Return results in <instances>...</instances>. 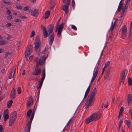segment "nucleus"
Segmentation results:
<instances>
[{
	"label": "nucleus",
	"mask_w": 132,
	"mask_h": 132,
	"mask_svg": "<svg viewBox=\"0 0 132 132\" xmlns=\"http://www.w3.org/2000/svg\"><path fill=\"white\" fill-rule=\"evenodd\" d=\"M16 65H14L13 67V70H12L13 73L14 72V74L15 73L16 70Z\"/></svg>",
	"instance_id": "nucleus-37"
},
{
	"label": "nucleus",
	"mask_w": 132,
	"mask_h": 132,
	"mask_svg": "<svg viewBox=\"0 0 132 132\" xmlns=\"http://www.w3.org/2000/svg\"><path fill=\"white\" fill-rule=\"evenodd\" d=\"M122 123H123L122 120H121L119 123V130L120 128V127H121V126L122 125Z\"/></svg>",
	"instance_id": "nucleus-44"
},
{
	"label": "nucleus",
	"mask_w": 132,
	"mask_h": 132,
	"mask_svg": "<svg viewBox=\"0 0 132 132\" xmlns=\"http://www.w3.org/2000/svg\"><path fill=\"white\" fill-rule=\"evenodd\" d=\"M97 69L98 68H97L95 72L94 73H93V76L92 78H94L95 79L96 78L98 74V70Z\"/></svg>",
	"instance_id": "nucleus-25"
},
{
	"label": "nucleus",
	"mask_w": 132,
	"mask_h": 132,
	"mask_svg": "<svg viewBox=\"0 0 132 132\" xmlns=\"http://www.w3.org/2000/svg\"><path fill=\"white\" fill-rule=\"evenodd\" d=\"M16 8H21V6L19 4H18L16 5Z\"/></svg>",
	"instance_id": "nucleus-59"
},
{
	"label": "nucleus",
	"mask_w": 132,
	"mask_h": 132,
	"mask_svg": "<svg viewBox=\"0 0 132 132\" xmlns=\"http://www.w3.org/2000/svg\"><path fill=\"white\" fill-rule=\"evenodd\" d=\"M15 89L14 88H13L12 89L10 94L11 98L14 99L15 98Z\"/></svg>",
	"instance_id": "nucleus-13"
},
{
	"label": "nucleus",
	"mask_w": 132,
	"mask_h": 132,
	"mask_svg": "<svg viewBox=\"0 0 132 132\" xmlns=\"http://www.w3.org/2000/svg\"><path fill=\"white\" fill-rule=\"evenodd\" d=\"M3 132V126L0 125V132Z\"/></svg>",
	"instance_id": "nucleus-47"
},
{
	"label": "nucleus",
	"mask_w": 132,
	"mask_h": 132,
	"mask_svg": "<svg viewBox=\"0 0 132 132\" xmlns=\"http://www.w3.org/2000/svg\"><path fill=\"white\" fill-rule=\"evenodd\" d=\"M127 101L128 105L129 106L132 103V96L130 94L128 95Z\"/></svg>",
	"instance_id": "nucleus-11"
},
{
	"label": "nucleus",
	"mask_w": 132,
	"mask_h": 132,
	"mask_svg": "<svg viewBox=\"0 0 132 132\" xmlns=\"http://www.w3.org/2000/svg\"><path fill=\"white\" fill-rule=\"evenodd\" d=\"M126 123L127 125H130V121L129 120H126Z\"/></svg>",
	"instance_id": "nucleus-46"
},
{
	"label": "nucleus",
	"mask_w": 132,
	"mask_h": 132,
	"mask_svg": "<svg viewBox=\"0 0 132 132\" xmlns=\"http://www.w3.org/2000/svg\"><path fill=\"white\" fill-rule=\"evenodd\" d=\"M14 73L12 72V71H11L10 74L9 75V79H11L13 77L14 75Z\"/></svg>",
	"instance_id": "nucleus-26"
},
{
	"label": "nucleus",
	"mask_w": 132,
	"mask_h": 132,
	"mask_svg": "<svg viewBox=\"0 0 132 132\" xmlns=\"http://www.w3.org/2000/svg\"><path fill=\"white\" fill-rule=\"evenodd\" d=\"M42 77L41 78V81H43L45 79V75H42Z\"/></svg>",
	"instance_id": "nucleus-49"
},
{
	"label": "nucleus",
	"mask_w": 132,
	"mask_h": 132,
	"mask_svg": "<svg viewBox=\"0 0 132 132\" xmlns=\"http://www.w3.org/2000/svg\"><path fill=\"white\" fill-rule=\"evenodd\" d=\"M50 15V12L49 11H46L45 13L44 18L45 19L48 18Z\"/></svg>",
	"instance_id": "nucleus-22"
},
{
	"label": "nucleus",
	"mask_w": 132,
	"mask_h": 132,
	"mask_svg": "<svg viewBox=\"0 0 132 132\" xmlns=\"http://www.w3.org/2000/svg\"><path fill=\"white\" fill-rule=\"evenodd\" d=\"M16 111H14L11 114V118L16 119Z\"/></svg>",
	"instance_id": "nucleus-20"
},
{
	"label": "nucleus",
	"mask_w": 132,
	"mask_h": 132,
	"mask_svg": "<svg viewBox=\"0 0 132 132\" xmlns=\"http://www.w3.org/2000/svg\"><path fill=\"white\" fill-rule=\"evenodd\" d=\"M7 113L8 114V110L7 109H6L5 110L3 113V114H5Z\"/></svg>",
	"instance_id": "nucleus-51"
},
{
	"label": "nucleus",
	"mask_w": 132,
	"mask_h": 132,
	"mask_svg": "<svg viewBox=\"0 0 132 132\" xmlns=\"http://www.w3.org/2000/svg\"><path fill=\"white\" fill-rule=\"evenodd\" d=\"M17 91L18 92V94H19L21 93V88L20 87H18L17 90Z\"/></svg>",
	"instance_id": "nucleus-39"
},
{
	"label": "nucleus",
	"mask_w": 132,
	"mask_h": 132,
	"mask_svg": "<svg viewBox=\"0 0 132 132\" xmlns=\"http://www.w3.org/2000/svg\"><path fill=\"white\" fill-rule=\"evenodd\" d=\"M31 125L27 124L24 128L25 132H30V129Z\"/></svg>",
	"instance_id": "nucleus-16"
},
{
	"label": "nucleus",
	"mask_w": 132,
	"mask_h": 132,
	"mask_svg": "<svg viewBox=\"0 0 132 132\" xmlns=\"http://www.w3.org/2000/svg\"><path fill=\"white\" fill-rule=\"evenodd\" d=\"M127 9H118V10L117 11V12H120L121 10H127Z\"/></svg>",
	"instance_id": "nucleus-41"
},
{
	"label": "nucleus",
	"mask_w": 132,
	"mask_h": 132,
	"mask_svg": "<svg viewBox=\"0 0 132 132\" xmlns=\"http://www.w3.org/2000/svg\"><path fill=\"white\" fill-rule=\"evenodd\" d=\"M111 70V68H109L107 70L106 73L105 75L104 78L105 79H107L109 76Z\"/></svg>",
	"instance_id": "nucleus-17"
},
{
	"label": "nucleus",
	"mask_w": 132,
	"mask_h": 132,
	"mask_svg": "<svg viewBox=\"0 0 132 132\" xmlns=\"http://www.w3.org/2000/svg\"><path fill=\"white\" fill-rule=\"evenodd\" d=\"M75 5V1L74 0H72V5L73 8H74Z\"/></svg>",
	"instance_id": "nucleus-48"
},
{
	"label": "nucleus",
	"mask_w": 132,
	"mask_h": 132,
	"mask_svg": "<svg viewBox=\"0 0 132 132\" xmlns=\"http://www.w3.org/2000/svg\"><path fill=\"white\" fill-rule=\"evenodd\" d=\"M97 90L96 88H94L92 90L89 95L90 98L86 102L85 104V108L87 109L89 106H91L93 104V98L95 96L96 94Z\"/></svg>",
	"instance_id": "nucleus-1"
},
{
	"label": "nucleus",
	"mask_w": 132,
	"mask_h": 132,
	"mask_svg": "<svg viewBox=\"0 0 132 132\" xmlns=\"http://www.w3.org/2000/svg\"><path fill=\"white\" fill-rule=\"evenodd\" d=\"M33 118L34 117H32L31 116L30 117V120L29 121L28 123H27V124H28V125H31V123L32 121V120H33Z\"/></svg>",
	"instance_id": "nucleus-33"
},
{
	"label": "nucleus",
	"mask_w": 132,
	"mask_h": 132,
	"mask_svg": "<svg viewBox=\"0 0 132 132\" xmlns=\"http://www.w3.org/2000/svg\"><path fill=\"white\" fill-rule=\"evenodd\" d=\"M44 28L43 29V33L44 38H46L48 36V33L47 31L46 30L45 27H44Z\"/></svg>",
	"instance_id": "nucleus-14"
},
{
	"label": "nucleus",
	"mask_w": 132,
	"mask_h": 132,
	"mask_svg": "<svg viewBox=\"0 0 132 132\" xmlns=\"http://www.w3.org/2000/svg\"><path fill=\"white\" fill-rule=\"evenodd\" d=\"M129 4L128 3H125V4L124 5V6L125 7V8H127L128 7H129Z\"/></svg>",
	"instance_id": "nucleus-34"
},
{
	"label": "nucleus",
	"mask_w": 132,
	"mask_h": 132,
	"mask_svg": "<svg viewBox=\"0 0 132 132\" xmlns=\"http://www.w3.org/2000/svg\"><path fill=\"white\" fill-rule=\"evenodd\" d=\"M12 53H9L8 52L5 55V58H7L9 55L11 56V55Z\"/></svg>",
	"instance_id": "nucleus-30"
},
{
	"label": "nucleus",
	"mask_w": 132,
	"mask_h": 132,
	"mask_svg": "<svg viewBox=\"0 0 132 132\" xmlns=\"http://www.w3.org/2000/svg\"><path fill=\"white\" fill-rule=\"evenodd\" d=\"M11 37L10 36H8L6 39L7 40H9L11 38Z\"/></svg>",
	"instance_id": "nucleus-64"
},
{
	"label": "nucleus",
	"mask_w": 132,
	"mask_h": 132,
	"mask_svg": "<svg viewBox=\"0 0 132 132\" xmlns=\"http://www.w3.org/2000/svg\"><path fill=\"white\" fill-rule=\"evenodd\" d=\"M20 20L19 19H17L14 20V22H17L19 21Z\"/></svg>",
	"instance_id": "nucleus-63"
},
{
	"label": "nucleus",
	"mask_w": 132,
	"mask_h": 132,
	"mask_svg": "<svg viewBox=\"0 0 132 132\" xmlns=\"http://www.w3.org/2000/svg\"><path fill=\"white\" fill-rule=\"evenodd\" d=\"M48 32H49L48 35L49 36H50L51 35V34H52V33L53 32V31H48Z\"/></svg>",
	"instance_id": "nucleus-62"
},
{
	"label": "nucleus",
	"mask_w": 132,
	"mask_h": 132,
	"mask_svg": "<svg viewBox=\"0 0 132 132\" xmlns=\"http://www.w3.org/2000/svg\"><path fill=\"white\" fill-rule=\"evenodd\" d=\"M46 58L44 56L40 57L38 61L39 64L40 66L43 65L45 62Z\"/></svg>",
	"instance_id": "nucleus-9"
},
{
	"label": "nucleus",
	"mask_w": 132,
	"mask_h": 132,
	"mask_svg": "<svg viewBox=\"0 0 132 132\" xmlns=\"http://www.w3.org/2000/svg\"><path fill=\"white\" fill-rule=\"evenodd\" d=\"M90 86H89L88 87L85 93L88 94L89 93V92L90 90Z\"/></svg>",
	"instance_id": "nucleus-38"
},
{
	"label": "nucleus",
	"mask_w": 132,
	"mask_h": 132,
	"mask_svg": "<svg viewBox=\"0 0 132 132\" xmlns=\"http://www.w3.org/2000/svg\"><path fill=\"white\" fill-rule=\"evenodd\" d=\"M6 25L7 26V27H10L12 26V24L10 23H8L6 24Z\"/></svg>",
	"instance_id": "nucleus-53"
},
{
	"label": "nucleus",
	"mask_w": 132,
	"mask_h": 132,
	"mask_svg": "<svg viewBox=\"0 0 132 132\" xmlns=\"http://www.w3.org/2000/svg\"><path fill=\"white\" fill-rule=\"evenodd\" d=\"M12 18V16L11 15H9L7 17V19L9 20H10Z\"/></svg>",
	"instance_id": "nucleus-50"
},
{
	"label": "nucleus",
	"mask_w": 132,
	"mask_h": 132,
	"mask_svg": "<svg viewBox=\"0 0 132 132\" xmlns=\"http://www.w3.org/2000/svg\"><path fill=\"white\" fill-rule=\"evenodd\" d=\"M122 34L124 36L126 35V32L127 31V27L125 25L122 30Z\"/></svg>",
	"instance_id": "nucleus-19"
},
{
	"label": "nucleus",
	"mask_w": 132,
	"mask_h": 132,
	"mask_svg": "<svg viewBox=\"0 0 132 132\" xmlns=\"http://www.w3.org/2000/svg\"><path fill=\"white\" fill-rule=\"evenodd\" d=\"M34 44L35 45V50L37 51L40 46L41 44V42L39 37L35 39Z\"/></svg>",
	"instance_id": "nucleus-5"
},
{
	"label": "nucleus",
	"mask_w": 132,
	"mask_h": 132,
	"mask_svg": "<svg viewBox=\"0 0 132 132\" xmlns=\"http://www.w3.org/2000/svg\"><path fill=\"white\" fill-rule=\"evenodd\" d=\"M42 75H45V69H44L43 70L42 72Z\"/></svg>",
	"instance_id": "nucleus-60"
},
{
	"label": "nucleus",
	"mask_w": 132,
	"mask_h": 132,
	"mask_svg": "<svg viewBox=\"0 0 132 132\" xmlns=\"http://www.w3.org/2000/svg\"><path fill=\"white\" fill-rule=\"evenodd\" d=\"M63 10H64L65 13L66 14H67L68 13L69 11L68 9H62Z\"/></svg>",
	"instance_id": "nucleus-43"
},
{
	"label": "nucleus",
	"mask_w": 132,
	"mask_h": 132,
	"mask_svg": "<svg viewBox=\"0 0 132 132\" xmlns=\"http://www.w3.org/2000/svg\"><path fill=\"white\" fill-rule=\"evenodd\" d=\"M4 118L6 119H8L9 118V116L8 114H4Z\"/></svg>",
	"instance_id": "nucleus-36"
},
{
	"label": "nucleus",
	"mask_w": 132,
	"mask_h": 132,
	"mask_svg": "<svg viewBox=\"0 0 132 132\" xmlns=\"http://www.w3.org/2000/svg\"><path fill=\"white\" fill-rule=\"evenodd\" d=\"M32 47L31 45H29L28 46L24 53L25 56L26 58H27L29 55L31 54L32 51Z\"/></svg>",
	"instance_id": "nucleus-4"
},
{
	"label": "nucleus",
	"mask_w": 132,
	"mask_h": 132,
	"mask_svg": "<svg viewBox=\"0 0 132 132\" xmlns=\"http://www.w3.org/2000/svg\"><path fill=\"white\" fill-rule=\"evenodd\" d=\"M55 0H52L51 1L50 3L51 8H53L54 7L55 5Z\"/></svg>",
	"instance_id": "nucleus-21"
},
{
	"label": "nucleus",
	"mask_w": 132,
	"mask_h": 132,
	"mask_svg": "<svg viewBox=\"0 0 132 132\" xmlns=\"http://www.w3.org/2000/svg\"><path fill=\"white\" fill-rule=\"evenodd\" d=\"M3 2L4 3L7 5H9L10 4V2L6 0H4Z\"/></svg>",
	"instance_id": "nucleus-35"
},
{
	"label": "nucleus",
	"mask_w": 132,
	"mask_h": 132,
	"mask_svg": "<svg viewBox=\"0 0 132 132\" xmlns=\"http://www.w3.org/2000/svg\"><path fill=\"white\" fill-rule=\"evenodd\" d=\"M64 23L63 22L59 27L57 34V35L59 37H60L61 36L62 31L63 28V25H64Z\"/></svg>",
	"instance_id": "nucleus-6"
},
{
	"label": "nucleus",
	"mask_w": 132,
	"mask_h": 132,
	"mask_svg": "<svg viewBox=\"0 0 132 132\" xmlns=\"http://www.w3.org/2000/svg\"><path fill=\"white\" fill-rule=\"evenodd\" d=\"M16 119L11 118V117H10L9 119V126H11L14 123V122Z\"/></svg>",
	"instance_id": "nucleus-18"
},
{
	"label": "nucleus",
	"mask_w": 132,
	"mask_h": 132,
	"mask_svg": "<svg viewBox=\"0 0 132 132\" xmlns=\"http://www.w3.org/2000/svg\"><path fill=\"white\" fill-rule=\"evenodd\" d=\"M6 13L7 15H9L10 14L11 12L10 10H8L6 11Z\"/></svg>",
	"instance_id": "nucleus-56"
},
{
	"label": "nucleus",
	"mask_w": 132,
	"mask_h": 132,
	"mask_svg": "<svg viewBox=\"0 0 132 132\" xmlns=\"http://www.w3.org/2000/svg\"><path fill=\"white\" fill-rule=\"evenodd\" d=\"M127 10H122V12H121V17H122V16H123L124 14L127 11Z\"/></svg>",
	"instance_id": "nucleus-40"
},
{
	"label": "nucleus",
	"mask_w": 132,
	"mask_h": 132,
	"mask_svg": "<svg viewBox=\"0 0 132 132\" xmlns=\"http://www.w3.org/2000/svg\"><path fill=\"white\" fill-rule=\"evenodd\" d=\"M35 34V32L34 30L32 31L31 34L30 35V37H31L33 36Z\"/></svg>",
	"instance_id": "nucleus-42"
},
{
	"label": "nucleus",
	"mask_w": 132,
	"mask_h": 132,
	"mask_svg": "<svg viewBox=\"0 0 132 132\" xmlns=\"http://www.w3.org/2000/svg\"><path fill=\"white\" fill-rule=\"evenodd\" d=\"M129 113L131 115V117H132V109H130L129 111Z\"/></svg>",
	"instance_id": "nucleus-61"
},
{
	"label": "nucleus",
	"mask_w": 132,
	"mask_h": 132,
	"mask_svg": "<svg viewBox=\"0 0 132 132\" xmlns=\"http://www.w3.org/2000/svg\"><path fill=\"white\" fill-rule=\"evenodd\" d=\"M32 110L31 109L29 110L27 112V115L28 117H29L32 113Z\"/></svg>",
	"instance_id": "nucleus-28"
},
{
	"label": "nucleus",
	"mask_w": 132,
	"mask_h": 132,
	"mask_svg": "<svg viewBox=\"0 0 132 132\" xmlns=\"http://www.w3.org/2000/svg\"><path fill=\"white\" fill-rule=\"evenodd\" d=\"M72 28L75 30H76L77 29V28L74 25H72L71 26Z\"/></svg>",
	"instance_id": "nucleus-52"
},
{
	"label": "nucleus",
	"mask_w": 132,
	"mask_h": 132,
	"mask_svg": "<svg viewBox=\"0 0 132 132\" xmlns=\"http://www.w3.org/2000/svg\"><path fill=\"white\" fill-rule=\"evenodd\" d=\"M124 108L123 106L120 109V112H122L124 110Z\"/></svg>",
	"instance_id": "nucleus-55"
},
{
	"label": "nucleus",
	"mask_w": 132,
	"mask_h": 132,
	"mask_svg": "<svg viewBox=\"0 0 132 132\" xmlns=\"http://www.w3.org/2000/svg\"><path fill=\"white\" fill-rule=\"evenodd\" d=\"M39 14V12L38 10L35 9L32 10L31 12V14L32 15L34 16H37Z\"/></svg>",
	"instance_id": "nucleus-12"
},
{
	"label": "nucleus",
	"mask_w": 132,
	"mask_h": 132,
	"mask_svg": "<svg viewBox=\"0 0 132 132\" xmlns=\"http://www.w3.org/2000/svg\"><path fill=\"white\" fill-rule=\"evenodd\" d=\"M29 9H24V11H26L27 12L29 13L30 12V11L29 10Z\"/></svg>",
	"instance_id": "nucleus-57"
},
{
	"label": "nucleus",
	"mask_w": 132,
	"mask_h": 132,
	"mask_svg": "<svg viewBox=\"0 0 132 132\" xmlns=\"http://www.w3.org/2000/svg\"><path fill=\"white\" fill-rule=\"evenodd\" d=\"M128 72L127 70H123L121 72L120 78V82L119 84L121 85H122L124 82L126 76L128 75Z\"/></svg>",
	"instance_id": "nucleus-3"
},
{
	"label": "nucleus",
	"mask_w": 132,
	"mask_h": 132,
	"mask_svg": "<svg viewBox=\"0 0 132 132\" xmlns=\"http://www.w3.org/2000/svg\"><path fill=\"white\" fill-rule=\"evenodd\" d=\"M110 62L109 61L108 62L106 63L105 65V68L107 67L110 64Z\"/></svg>",
	"instance_id": "nucleus-45"
},
{
	"label": "nucleus",
	"mask_w": 132,
	"mask_h": 132,
	"mask_svg": "<svg viewBox=\"0 0 132 132\" xmlns=\"http://www.w3.org/2000/svg\"><path fill=\"white\" fill-rule=\"evenodd\" d=\"M64 4L62 8H68L69 6L70 0H62Z\"/></svg>",
	"instance_id": "nucleus-8"
},
{
	"label": "nucleus",
	"mask_w": 132,
	"mask_h": 132,
	"mask_svg": "<svg viewBox=\"0 0 132 132\" xmlns=\"http://www.w3.org/2000/svg\"><path fill=\"white\" fill-rule=\"evenodd\" d=\"M101 117V114L99 112H96L92 114L88 118L86 119L85 122L88 124L92 121H95L100 119Z\"/></svg>",
	"instance_id": "nucleus-2"
},
{
	"label": "nucleus",
	"mask_w": 132,
	"mask_h": 132,
	"mask_svg": "<svg viewBox=\"0 0 132 132\" xmlns=\"http://www.w3.org/2000/svg\"><path fill=\"white\" fill-rule=\"evenodd\" d=\"M115 26L113 25V22H112L111 27L109 30V31H112L114 29V28Z\"/></svg>",
	"instance_id": "nucleus-29"
},
{
	"label": "nucleus",
	"mask_w": 132,
	"mask_h": 132,
	"mask_svg": "<svg viewBox=\"0 0 132 132\" xmlns=\"http://www.w3.org/2000/svg\"><path fill=\"white\" fill-rule=\"evenodd\" d=\"M54 33H52L50 36H49L48 40L49 45H51L54 41Z\"/></svg>",
	"instance_id": "nucleus-7"
},
{
	"label": "nucleus",
	"mask_w": 132,
	"mask_h": 132,
	"mask_svg": "<svg viewBox=\"0 0 132 132\" xmlns=\"http://www.w3.org/2000/svg\"><path fill=\"white\" fill-rule=\"evenodd\" d=\"M54 26L52 24H50L49 26V28L47 31H53V30Z\"/></svg>",
	"instance_id": "nucleus-24"
},
{
	"label": "nucleus",
	"mask_w": 132,
	"mask_h": 132,
	"mask_svg": "<svg viewBox=\"0 0 132 132\" xmlns=\"http://www.w3.org/2000/svg\"><path fill=\"white\" fill-rule=\"evenodd\" d=\"M128 84L129 86H131L132 84V80L130 77L128 78Z\"/></svg>",
	"instance_id": "nucleus-27"
},
{
	"label": "nucleus",
	"mask_w": 132,
	"mask_h": 132,
	"mask_svg": "<svg viewBox=\"0 0 132 132\" xmlns=\"http://www.w3.org/2000/svg\"><path fill=\"white\" fill-rule=\"evenodd\" d=\"M41 71V69L40 68H39L38 69H35L34 71L33 72L32 74L36 76L39 75L40 74Z\"/></svg>",
	"instance_id": "nucleus-10"
},
{
	"label": "nucleus",
	"mask_w": 132,
	"mask_h": 132,
	"mask_svg": "<svg viewBox=\"0 0 132 132\" xmlns=\"http://www.w3.org/2000/svg\"><path fill=\"white\" fill-rule=\"evenodd\" d=\"M122 0L120 1L118 8H122L123 6V4L122 3Z\"/></svg>",
	"instance_id": "nucleus-32"
},
{
	"label": "nucleus",
	"mask_w": 132,
	"mask_h": 132,
	"mask_svg": "<svg viewBox=\"0 0 132 132\" xmlns=\"http://www.w3.org/2000/svg\"><path fill=\"white\" fill-rule=\"evenodd\" d=\"M30 98L31 100H29V101H28L27 103V107L30 106L31 104L33 102V99L32 98V97H30Z\"/></svg>",
	"instance_id": "nucleus-15"
},
{
	"label": "nucleus",
	"mask_w": 132,
	"mask_h": 132,
	"mask_svg": "<svg viewBox=\"0 0 132 132\" xmlns=\"http://www.w3.org/2000/svg\"><path fill=\"white\" fill-rule=\"evenodd\" d=\"M7 44V42L6 41H5L4 40H0V45H4V44Z\"/></svg>",
	"instance_id": "nucleus-31"
},
{
	"label": "nucleus",
	"mask_w": 132,
	"mask_h": 132,
	"mask_svg": "<svg viewBox=\"0 0 132 132\" xmlns=\"http://www.w3.org/2000/svg\"><path fill=\"white\" fill-rule=\"evenodd\" d=\"M20 17L22 19H25L26 18V17L24 16H21V15H20Z\"/></svg>",
	"instance_id": "nucleus-58"
},
{
	"label": "nucleus",
	"mask_w": 132,
	"mask_h": 132,
	"mask_svg": "<svg viewBox=\"0 0 132 132\" xmlns=\"http://www.w3.org/2000/svg\"><path fill=\"white\" fill-rule=\"evenodd\" d=\"M36 67L35 68V69H38V68L39 67V64L38 62V63H36Z\"/></svg>",
	"instance_id": "nucleus-54"
},
{
	"label": "nucleus",
	"mask_w": 132,
	"mask_h": 132,
	"mask_svg": "<svg viewBox=\"0 0 132 132\" xmlns=\"http://www.w3.org/2000/svg\"><path fill=\"white\" fill-rule=\"evenodd\" d=\"M13 103V101L12 100H10L7 103V107L8 108H10Z\"/></svg>",
	"instance_id": "nucleus-23"
}]
</instances>
